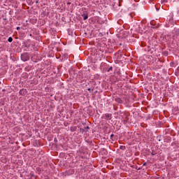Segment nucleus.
Returning a JSON list of instances; mask_svg holds the SVG:
<instances>
[{
    "mask_svg": "<svg viewBox=\"0 0 179 179\" xmlns=\"http://www.w3.org/2000/svg\"><path fill=\"white\" fill-rule=\"evenodd\" d=\"M21 59H22L24 62L29 61V55H27V54L22 55Z\"/></svg>",
    "mask_w": 179,
    "mask_h": 179,
    "instance_id": "f257e3e1",
    "label": "nucleus"
},
{
    "mask_svg": "<svg viewBox=\"0 0 179 179\" xmlns=\"http://www.w3.org/2000/svg\"><path fill=\"white\" fill-rule=\"evenodd\" d=\"M115 56L116 57V59L117 61H121V58H122V55L120 53H115Z\"/></svg>",
    "mask_w": 179,
    "mask_h": 179,
    "instance_id": "f03ea898",
    "label": "nucleus"
},
{
    "mask_svg": "<svg viewBox=\"0 0 179 179\" xmlns=\"http://www.w3.org/2000/svg\"><path fill=\"white\" fill-rule=\"evenodd\" d=\"M112 115L109 113L105 114V120H111Z\"/></svg>",
    "mask_w": 179,
    "mask_h": 179,
    "instance_id": "7ed1b4c3",
    "label": "nucleus"
},
{
    "mask_svg": "<svg viewBox=\"0 0 179 179\" xmlns=\"http://www.w3.org/2000/svg\"><path fill=\"white\" fill-rule=\"evenodd\" d=\"M115 101L117 102V103H119V104H122V100L121 99V98H115Z\"/></svg>",
    "mask_w": 179,
    "mask_h": 179,
    "instance_id": "20e7f679",
    "label": "nucleus"
},
{
    "mask_svg": "<svg viewBox=\"0 0 179 179\" xmlns=\"http://www.w3.org/2000/svg\"><path fill=\"white\" fill-rule=\"evenodd\" d=\"M76 129H78V127H76V126H73V127H71L70 128V131H71V132H75V131H76Z\"/></svg>",
    "mask_w": 179,
    "mask_h": 179,
    "instance_id": "39448f33",
    "label": "nucleus"
},
{
    "mask_svg": "<svg viewBox=\"0 0 179 179\" xmlns=\"http://www.w3.org/2000/svg\"><path fill=\"white\" fill-rule=\"evenodd\" d=\"M83 20H87V17H89V16L87 15H83Z\"/></svg>",
    "mask_w": 179,
    "mask_h": 179,
    "instance_id": "423d86ee",
    "label": "nucleus"
},
{
    "mask_svg": "<svg viewBox=\"0 0 179 179\" xmlns=\"http://www.w3.org/2000/svg\"><path fill=\"white\" fill-rule=\"evenodd\" d=\"M8 41V43H12L13 41V38L12 37H9Z\"/></svg>",
    "mask_w": 179,
    "mask_h": 179,
    "instance_id": "0eeeda50",
    "label": "nucleus"
},
{
    "mask_svg": "<svg viewBox=\"0 0 179 179\" xmlns=\"http://www.w3.org/2000/svg\"><path fill=\"white\" fill-rule=\"evenodd\" d=\"M111 71H113V66H110V67L108 69V72H111Z\"/></svg>",
    "mask_w": 179,
    "mask_h": 179,
    "instance_id": "6e6552de",
    "label": "nucleus"
},
{
    "mask_svg": "<svg viewBox=\"0 0 179 179\" xmlns=\"http://www.w3.org/2000/svg\"><path fill=\"white\" fill-rule=\"evenodd\" d=\"M85 129H90V127H89V126H87V127H85V128H84V130Z\"/></svg>",
    "mask_w": 179,
    "mask_h": 179,
    "instance_id": "1a4fd4ad",
    "label": "nucleus"
},
{
    "mask_svg": "<svg viewBox=\"0 0 179 179\" xmlns=\"http://www.w3.org/2000/svg\"><path fill=\"white\" fill-rule=\"evenodd\" d=\"M80 132H85V129H80Z\"/></svg>",
    "mask_w": 179,
    "mask_h": 179,
    "instance_id": "9d476101",
    "label": "nucleus"
},
{
    "mask_svg": "<svg viewBox=\"0 0 179 179\" xmlns=\"http://www.w3.org/2000/svg\"><path fill=\"white\" fill-rule=\"evenodd\" d=\"M113 138H114V134L110 135V139H113Z\"/></svg>",
    "mask_w": 179,
    "mask_h": 179,
    "instance_id": "9b49d317",
    "label": "nucleus"
},
{
    "mask_svg": "<svg viewBox=\"0 0 179 179\" xmlns=\"http://www.w3.org/2000/svg\"><path fill=\"white\" fill-rule=\"evenodd\" d=\"M151 155H152V156H155L156 154L154 152H152Z\"/></svg>",
    "mask_w": 179,
    "mask_h": 179,
    "instance_id": "f8f14e48",
    "label": "nucleus"
},
{
    "mask_svg": "<svg viewBox=\"0 0 179 179\" xmlns=\"http://www.w3.org/2000/svg\"><path fill=\"white\" fill-rule=\"evenodd\" d=\"M17 30H20V27H17Z\"/></svg>",
    "mask_w": 179,
    "mask_h": 179,
    "instance_id": "ddd939ff",
    "label": "nucleus"
},
{
    "mask_svg": "<svg viewBox=\"0 0 179 179\" xmlns=\"http://www.w3.org/2000/svg\"><path fill=\"white\" fill-rule=\"evenodd\" d=\"M22 92H23V90H21L20 91V94H22Z\"/></svg>",
    "mask_w": 179,
    "mask_h": 179,
    "instance_id": "4468645a",
    "label": "nucleus"
},
{
    "mask_svg": "<svg viewBox=\"0 0 179 179\" xmlns=\"http://www.w3.org/2000/svg\"><path fill=\"white\" fill-rule=\"evenodd\" d=\"M143 166H146V162H144V163L143 164Z\"/></svg>",
    "mask_w": 179,
    "mask_h": 179,
    "instance_id": "2eb2a0df",
    "label": "nucleus"
},
{
    "mask_svg": "<svg viewBox=\"0 0 179 179\" xmlns=\"http://www.w3.org/2000/svg\"><path fill=\"white\" fill-rule=\"evenodd\" d=\"M57 138H55V142H57Z\"/></svg>",
    "mask_w": 179,
    "mask_h": 179,
    "instance_id": "dca6fc26",
    "label": "nucleus"
},
{
    "mask_svg": "<svg viewBox=\"0 0 179 179\" xmlns=\"http://www.w3.org/2000/svg\"><path fill=\"white\" fill-rule=\"evenodd\" d=\"M88 91L90 92V88L88 89Z\"/></svg>",
    "mask_w": 179,
    "mask_h": 179,
    "instance_id": "f3484780",
    "label": "nucleus"
},
{
    "mask_svg": "<svg viewBox=\"0 0 179 179\" xmlns=\"http://www.w3.org/2000/svg\"><path fill=\"white\" fill-rule=\"evenodd\" d=\"M0 85H1V82H0Z\"/></svg>",
    "mask_w": 179,
    "mask_h": 179,
    "instance_id": "a211bd4d",
    "label": "nucleus"
}]
</instances>
